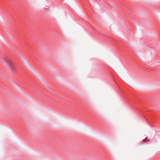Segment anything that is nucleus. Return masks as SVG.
Masks as SVG:
<instances>
[{"label":"nucleus","instance_id":"1","mask_svg":"<svg viewBox=\"0 0 160 160\" xmlns=\"http://www.w3.org/2000/svg\"><path fill=\"white\" fill-rule=\"evenodd\" d=\"M3 59L9 66L11 70L13 71L14 69V67L13 63L10 59L8 57H7L6 58H3Z\"/></svg>","mask_w":160,"mask_h":160},{"label":"nucleus","instance_id":"2","mask_svg":"<svg viewBox=\"0 0 160 160\" xmlns=\"http://www.w3.org/2000/svg\"><path fill=\"white\" fill-rule=\"evenodd\" d=\"M143 142H145V141H148V139H147V137H146V138H145V139H143Z\"/></svg>","mask_w":160,"mask_h":160},{"label":"nucleus","instance_id":"3","mask_svg":"<svg viewBox=\"0 0 160 160\" xmlns=\"http://www.w3.org/2000/svg\"><path fill=\"white\" fill-rule=\"evenodd\" d=\"M25 60L26 61V62H27L25 59Z\"/></svg>","mask_w":160,"mask_h":160}]
</instances>
